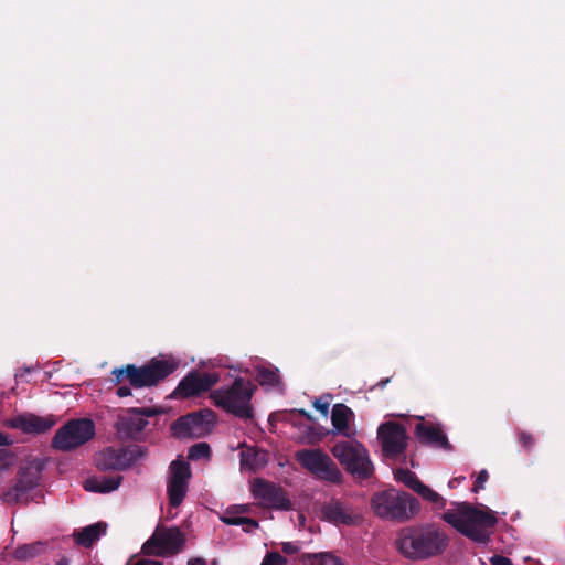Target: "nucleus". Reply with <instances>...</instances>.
Instances as JSON below:
<instances>
[{"label":"nucleus","mask_w":565,"mask_h":565,"mask_svg":"<svg viewBox=\"0 0 565 565\" xmlns=\"http://www.w3.org/2000/svg\"><path fill=\"white\" fill-rule=\"evenodd\" d=\"M177 459H184L182 455H178Z\"/></svg>","instance_id":"obj_52"},{"label":"nucleus","mask_w":565,"mask_h":565,"mask_svg":"<svg viewBox=\"0 0 565 565\" xmlns=\"http://www.w3.org/2000/svg\"><path fill=\"white\" fill-rule=\"evenodd\" d=\"M456 481H458V479H457V478H456V479H452L451 481H449V486H450V487H456V483H455Z\"/></svg>","instance_id":"obj_49"},{"label":"nucleus","mask_w":565,"mask_h":565,"mask_svg":"<svg viewBox=\"0 0 565 565\" xmlns=\"http://www.w3.org/2000/svg\"><path fill=\"white\" fill-rule=\"evenodd\" d=\"M353 412L343 403H337L331 411V423L334 429L339 433L347 434L350 417Z\"/></svg>","instance_id":"obj_23"},{"label":"nucleus","mask_w":565,"mask_h":565,"mask_svg":"<svg viewBox=\"0 0 565 565\" xmlns=\"http://www.w3.org/2000/svg\"><path fill=\"white\" fill-rule=\"evenodd\" d=\"M148 455V448L146 446L140 444H129L122 449L121 457L118 456L115 459H141Z\"/></svg>","instance_id":"obj_28"},{"label":"nucleus","mask_w":565,"mask_h":565,"mask_svg":"<svg viewBox=\"0 0 565 565\" xmlns=\"http://www.w3.org/2000/svg\"><path fill=\"white\" fill-rule=\"evenodd\" d=\"M301 466L318 479L340 482L341 472L334 461H300Z\"/></svg>","instance_id":"obj_18"},{"label":"nucleus","mask_w":565,"mask_h":565,"mask_svg":"<svg viewBox=\"0 0 565 565\" xmlns=\"http://www.w3.org/2000/svg\"><path fill=\"white\" fill-rule=\"evenodd\" d=\"M303 565H343L341 559L332 554H313L302 557Z\"/></svg>","instance_id":"obj_27"},{"label":"nucleus","mask_w":565,"mask_h":565,"mask_svg":"<svg viewBox=\"0 0 565 565\" xmlns=\"http://www.w3.org/2000/svg\"><path fill=\"white\" fill-rule=\"evenodd\" d=\"M134 461H97V469L103 472H121L132 468Z\"/></svg>","instance_id":"obj_29"},{"label":"nucleus","mask_w":565,"mask_h":565,"mask_svg":"<svg viewBox=\"0 0 565 565\" xmlns=\"http://www.w3.org/2000/svg\"><path fill=\"white\" fill-rule=\"evenodd\" d=\"M211 447L207 443L201 441L190 447L185 459H209Z\"/></svg>","instance_id":"obj_31"},{"label":"nucleus","mask_w":565,"mask_h":565,"mask_svg":"<svg viewBox=\"0 0 565 565\" xmlns=\"http://www.w3.org/2000/svg\"><path fill=\"white\" fill-rule=\"evenodd\" d=\"M265 466V461H241L242 472H254Z\"/></svg>","instance_id":"obj_37"},{"label":"nucleus","mask_w":565,"mask_h":565,"mask_svg":"<svg viewBox=\"0 0 565 565\" xmlns=\"http://www.w3.org/2000/svg\"><path fill=\"white\" fill-rule=\"evenodd\" d=\"M95 423L90 418H74L61 426L52 438V448L72 451L95 437Z\"/></svg>","instance_id":"obj_6"},{"label":"nucleus","mask_w":565,"mask_h":565,"mask_svg":"<svg viewBox=\"0 0 565 565\" xmlns=\"http://www.w3.org/2000/svg\"><path fill=\"white\" fill-rule=\"evenodd\" d=\"M46 544L38 541L29 544H22L12 552V557L17 561H30L45 551Z\"/></svg>","instance_id":"obj_24"},{"label":"nucleus","mask_w":565,"mask_h":565,"mask_svg":"<svg viewBox=\"0 0 565 565\" xmlns=\"http://www.w3.org/2000/svg\"><path fill=\"white\" fill-rule=\"evenodd\" d=\"M516 435H518V441L520 443V445L523 448H525V449L533 448V446L535 444V439L531 433L525 431V430H519Z\"/></svg>","instance_id":"obj_36"},{"label":"nucleus","mask_w":565,"mask_h":565,"mask_svg":"<svg viewBox=\"0 0 565 565\" xmlns=\"http://www.w3.org/2000/svg\"><path fill=\"white\" fill-rule=\"evenodd\" d=\"M370 508L376 518L395 523H406L420 511L419 501L414 495L394 487L374 492Z\"/></svg>","instance_id":"obj_3"},{"label":"nucleus","mask_w":565,"mask_h":565,"mask_svg":"<svg viewBox=\"0 0 565 565\" xmlns=\"http://www.w3.org/2000/svg\"><path fill=\"white\" fill-rule=\"evenodd\" d=\"M10 440L9 437L2 433H0V446L9 445Z\"/></svg>","instance_id":"obj_46"},{"label":"nucleus","mask_w":565,"mask_h":565,"mask_svg":"<svg viewBox=\"0 0 565 565\" xmlns=\"http://www.w3.org/2000/svg\"><path fill=\"white\" fill-rule=\"evenodd\" d=\"M184 544V534L178 527L157 526L142 544L141 553L156 557L173 556L183 550Z\"/></svg>","instance_id":"obj_9"},{"label":"nucleus","mask_w":565,"mask_h":565,"mask_svg":"<svg viewBox=\"0 0 565 565\" xmlns=\"http://www.w3.org/2000/svg\"><path fill=\"white\" fill-rule=\"evenodd\" d=\"M397 416H398V417H401V418H407V417H408V416H406V415H404V414H399V415H397Z\"/></svg>","instance_id":"obj_51"},{"label":"nucleus","mask_w":565,"mask_h":565,"mask_svg":"<svg viewBox=\"0 0 565 565\" xmlns=\"http://www.w3.org/2000/svg\"><path fill=\"white\" fill-rule=\"evenodd\" d=\"M221 520L225 523V524H228V525H248L253 529H257L258 527V522L254 519H249V518H244V516H236V515H233V511L232 510H227L225 512V514L221 518Z\"/></svg>","instance_id":"obj_30"},{"label":"nucleus","mask_w":565,"mask_h":565,"mask_svg":"<svg viewBox=\"0 0 565 565\" xmlns=\"http://www.w3.org/2000/svg\"><path fill=\"white\" fill-rule=\"evenodd\" d=\"M255 377L262 386L276 387L280 384L278 369L274 366H257Z\"/></svg>","instance_id":"obj_26"},{"label":"nucleus","mask_w":565,"mask_h":565,"mask_svg":"<svg viewBox=\"0 0 565 565\" xmlns=\"http://www.w3.org/2000/svg\"><path fill=\"white\" fill-rule=\"evenodd\" d=\"M188 565H206V559L203 557H192L188 561Z\"/></svg>","instance_id":"obj_44"},{"label":"nucleus","mask_w":565,"mask_h":565,"mask_svg":"<svg viewBox=\"0 0 565 565\" xmlns=\"http://www.w3.org/2000/svg\"><path fill=\"white\" fill-rule=\"evenodd\" d=\"M287 558L277 552L267 553L260 565H286Z\"/></svg>","instance_id":"obj_35"},{"label":"nucleus","mask_w":565,"mask_h":565,"mask_svg":"<svg viewBox=\"0 0 565 565\" xmlns=\"http://www.w3.org/2000/svg\"><path fill=\"white\" fill-rule=\"evenodd\" d=\"M10 465L6 461H0V481L3 479L4 476L9 473Z\"/></svg>","instance_id":"obj_43"},{"label":"nucleus","mask_w":565,"mask_h":565,"mask_svg":"<svg viewBox=\"0 0 565 565\" xmlns=\"http://www.w3.org/2000/svg\"><path fill=\"white\" fill-rule=\"evenodd\" d=\"M490 562L491 565H511V559L502 555L492 556Z\"/></svg>","instance_id":"obj_40"},{"label":"nucleus","mask_w":565,"mask_h":565,"mask_svg":"<svg viewBox=\"0 0 565 565\" xmlns=\"http://www.w3.org/2000/svg\"><path fill=\"white\" fill-rule=\"evenodd\" d=\"M116 394H117V396H119V397H127V396H130V395H131V388H130L129 386L120 385V384H119V387L117 388Z\"/></svg>","instance_id":"obj_42"},{"label":"nucleus","mask_w":565,"mask_h":565,"mask_svg":"<svg viewBox=\"0 0 565 565\" xmlns=\"http://www.w3.org/2000/svg\"><path fill=\"white\" fill-rule=\"evenodd\" d=\"M394 477L424 500L431 503L435 509H444L446 507V500L439 493L424 484L413 471L399 468L394 471Z\"/></svg>","instance_id":"obj_16"},{"label":"nucleus","mask_w":565,"mask_h":565,"mask_svg":"<svg viewBox=\"0 0 565 565\" xmlns=\"http://www.w3.org/2000/svg\"><path fill=\"white\" fill-rule=\"evenodd\" d=\"M345 471L354 477L358 481L369 479L374 471L372 461H341Z\"/></svg>","instance_id":"obj_25"},{"label":"nucleus","mask_w":565,"mask_h":565,"mask_svg":"<svg viewBox=\"0 0 565 565\" xmlns=\"http://www.w3.org/2000/svg\"><path fill=\"white\" fill-rule=\"evenodd\" d=\"M192 479L189 461H171L167 478V494L169 504L178 508L186 497Z\"/></svg>","instance_id":"obj_13"},{"label":"nucleus","mask_w":565,"mask_h":565,"mask_svg":"<svg viewBox=\"0 0 565 565\" xmlns=\"http://www.w3.org/2000/svg\"><path fill=\"white\" fill-rule=\"evenodd\" d=\"M53 416L41 417L34 414H23L11 418L8 425L26 434H43L55 425Z\"/></svg>","instance_id":"obj_17"},{"label":"nucleus","mask_w":565,"mask_h":565,"mask_svg":"<svg viewBox=\"0 0 565 565\" xmlns=\"http://www.w3.org/2000/svg\"><path fill=\"white\" fill-rule=\"evenodd\" d=\"M298 551V546L291 542H286L282 544V552L286 554H296Z\"/></svg>","instance_id":"obj_41"},{"label":"nucleus","mask_w":565,"mask_h":565,"mask_svg":"<svg viewBox=\"0 0 565 565\" xmlns=\"http://www.w3.org/2000/svg\"><path fill=\"white\" fill-rule=\"evenodd\" d=\"M322 516L335 524H352L354 519L350 510L338 500H331L321 510Z\"/></svg>","instance_id":"obj_20"},{"label":"nucleus","mask_w":565,"mask_h":565,"mask_svg":"<svg viewBox=\"0 0 565 565\" xmlns=\"http://www.w3.org/2000/svg\"><path fill=\"white\" fill-rule=\"evenodd\" d=\"M456 481H458V479H457V478H456V479H452L451 481H449V486H450V487H456V483H455Z\"/></svg>","instance_id":"obj_50"},{"label":"nucleus","mask_w":565,"mask_h":565,"mask_svg":"<svg viewBox=\"0 0 565 565\" xmlns=\"http://www.w3.org/2000/svg\"><path fill=\"white\" fill-rule=\"evenodd\" d=\"M107 530V524L97 522L83 527L77 533H74V540L78 545L90 547Z\"/></svg>","instance_id":"obj_22"},{"label":"nucleus","mask_w":565,"mask_h":565,"mask_svg":"<svg viewBox=\"0 0 565 565\" xmlns=\"http://www.w3.org/2000/svg\"><path fill=\"white\" fill-rule=\"evenodd\" d=\"M158 407H130L117 416L115 428L121 438H135L148 425V417L160 414Z\"/></svg>","instance_id":"obj_14"},{"label":"nucleus","mask_w":565,"mask_h":565,"mask_svg":"<svg viewBox=\"0 0 565 565\" xmlns=\"http://www.w3.org/2000/svg\"><path fill=\"white\" fill-rule=\"evenodd\" d=\"M332 401L331 394H323L313 402V407L321 413L324 417L329 414V407Z\"/></svg>","instance_id":"obj_33"},{"label":"nucleus","mask_w":565,"mask_h":565,"mask_svg":"<svg viewBox=\"0 0 565 565\" xmlns=\"http://www.w3.org/2000/svg\"><path fill=\"white\" fill-rule=\"evenodd\" d=\"M298 413H299L300 415L305 416V417H306L307 419H309V420H311V419H312L311 415H310L307 411H305V409H299V411H298Z\"/></svg>","instance_id":"obj_48"},{"label":"nucleus","mask_w":565,"mask_h":565,"mask_svg":"<svg viewBox=\"0 0 565 565\" xmlns=\"http://www.w3.org/2000/svg\"><path fill=\"white\" fill-rule=\"evenodd\" d=\"M250 492L258 504L263 508L289 511L292 503L287 492L279 486L263 478H255L249 481Z\"/></svg>","instance_id":"obj_12"},{"label":"nucleus","mask_w":565,"mask_h":565,"mask_svg":"<svg viewBox=\"0 0 565 565\" xmlns=\"http://www.w3.org/2000/svg\"><path fill=\"white\" fill-rule=\"evenodd\" d=\"M179 367L174 359L153 358L142 366L126 364L111 371V382L115 385L127 381L134 388L151 387L166 380Z\"/></svg>","instance_id":"obj_4"},{"label":"nucleus","mask_w":565,"mask_h":565,"mask_svg":"<svg viewBox=\"0 0 565 565\" xmlns=\"http://www.w3.org/2000/svg\"><path fill=\"white\" fill-rule=\"evenodd\" d=\"M388 382H390V377L383 379V380H381V381L376 384V386H377V387L383 388V387H385V385H386Z\"/></svg>","instance_id":"obj_47"},{"label":"nucleus","mask_w":565,"mask_h":565,"mask_svg":"<svg viewBox=\"0 0 565 565\" xmlns=\"http://www.w3.org/2000/svg\"><path fill=\"white\" fill-rule=\"evenodd\" d=\"M489 478V475H488V471L487 470H481L479 473H478V477L476 479V482L472 487V491L473 492H478L480 489L483 488L484 483L487 482Z\"/></svg>","instance_id":"obj_38"},{"label":"nucleus","mask_w":565,"mask_h":565,"mask_svg":"<svg viewBox=\"0 0 565 565\" xmlns=\"http://www.w3.org/2000/svg\"><path fill=\"white\" fill-rule=\"evenodd\" d=\"M413 435L416 443L425 448L451 452L455 450L443 423L426 416H415Z\"/></svg>","instance_id":"obj_8"},{"label":"nucleus","mask_w":565,"mask_h":565,"mask_svg":"<svg viewBox=\"0 0 565 565\" xmlns=\"http://www.w3.org/2000/svg\"><path fill=\"white\" fill-rule=\"evenodd\" d=\"M376 439L385 458L391 459L403 456L406 459L405 451L411 437L405 425L395 420L383 422L377 427Z\"/></svg>","instance_id":"obj_10"},{"label":"nucleus","mask_w":565,"mask_h":565,"mask_svg":"<svg viewBox=\"0 0 565 565\" xmlns=\"http://www.w3.org/2000/svg\"><path fill=\"white\" fill-rule=\"evenodd\" d=\"M443 520L454 526L462 535L480 544H487L498 518L488 508H475L469 503H458L455 509L444 513Z\"/></svg>","instance_id":"obj_1"},{"label":"nucleus","mask_w":565,"mask_h":565,"mask_svg":"<svg viewBox=\"0 0 565 565\" xmlns=\"http://www.w3.org/2000/svg\"><path fill=\"white\" fill-rule=\"evenodd\" d=\"M335 459H370L367 449L355 439H345L332 447Z\"/></svg>","instance_id":"obj_19"},{"label":"nucleus","mask_w":565,"mask_h":565,"mask_svg":"<svg viewBox=\"0 0 565 565\" xmlns=\"http://www.w3.org/2000/svg\"><path fill=\"white\" fill-rule=\"evenodd\" d=\"M127 565H164L162 562L151 558H130Z\"/></svg>","instance_id":"obj_39"},{"label":"nucleus","mask_w":565,"mask_h":565,"mask_svg":"<svg viewBox=\"0 0 565 565\" xmlns=\"http://www.w3.org/2000/svg\"><path fill=\"white\" fill-rule=\"evenodd\" d=\"M448 542L444 531L433 524H426L401 530L396 547L407 558L425 559L441 554Z\"/></svg>","instance_id":"obj_2"},{"label":"nucleus","mask_w":565,"mask_h":565,"mask_svg":"<svg viewBox=\"0 0 565 565\" xmlns=\"http://www.w3.org/2000/svg\"><path fill=\"white\" fill-rule=\"evenodd\" d=\"M215 424L216 414L210 408H201L177 418L170 425V430L179 439L202 438L213 430Z\"/></svg>","instance_id":"obj_7"},{"label":"nucleus","mask_w":565,"mask_h":565,"mask_svg":"<svg viewBox=\"0 0 565 565\" xmlns=\"http://www.w3.org/2000/svg\"><path fill=\"white\" fill-rule=\"evenodd\" d=\"M42 469V461H24L19 469L17 483L2 493V500L9 504L28 503L26 493L38 486Z\"/></svg>","instance_id":"obj_11"},{"label":"nucleus","mask_w":565,"mask_h":565,"mask_svg":"<svg viewBox=\"0 0 565 565\" xmlns=\"http://www.w3.org/2000/svg\"><path fill=\"white\" fill-rule=\"evenodd\" d=\"M235 509H236V512H238V513H247L249 511V505L248 504L237 505V507H235Z\"/></svg>","instance_id":"obj_45"},{"label":"nucleus","mask_w":565,"mask_h":565,"mask_svg":"<svg viewBox=\"0 0 565 565\" xmlns=\"http://www.w3.org/2000/svg\"><path fill=\"white\" fill-rule=\"evenodd\" d=\"M256 385L243 377H237L230 386L220 387L211 393L215 406L224 409L243 420L254 418V408L252 398L256 391Z\"/></svg>","instance_id":"obj_5"},{"label":"nucleus","mask_w":565,"mask_h":565,"mask_svg":"<svg viewBox=\"0 0 565 565\" xmlns=\"http://www.w3.org/2000/svg\"><path fill=\"white\" fill-rule=\"evenodd\" d=\"M295 459H330V457L321 449H303L297 451Z\"/></svg>","instance_id":"obj_32"},{"label":"nucleus","mask_w":565,"mask_h":565,"mask_svg":"<svg viewBox=\"0 0 565 565\" xmlns=\"http://www.w3.org/2000/svg\"><path fill=\"white\" fill-rule=\"evenodd\" d=\"M122 481L120 475L89 477L83 482L86 491L106 493L116 490Z\"/></svg>","instance_id":"obj_21"},{"label":"nucleus","mask_w":565,"mask_h":565,"mask_svg":"<svg viewBox=\"0 0 565 565\" xmlns=\"http://www.w3.org/2000/svg\"><path fill=\"white\" fill-rule=\"evenodd\" d=\"M239 459H266V456L263 451L257 450L254 447H242L238 454Z\"/></svg>","instance_id":"obj_34"},{"label":"nucleus","mask_w":565,"mask_h":565,"mask_svg":"<svg viewBox=\"0 0 565 565\" xmlns=\"http://www.w3.org/2000/svg\"><path fill=\"white\" fill-rule=\"evenodd\" d=\"M217 373L190 371L171 394L174 398H191L210 391L217 382Z\"/></svg>","instance_id":"obj_15"}]
</instances>
